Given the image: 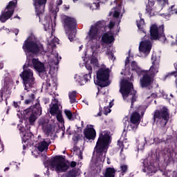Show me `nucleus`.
<instances>
[{
	"label": "nucleus",
	"mask_w": 177,
	"mask_h": 177,
	"mask_svg": "<svg viewBox=\"0 0 177 177\" xmlns=\"http://www.w3.org/2000/svg\"><path fill=\"white\" fill-rule=\"evenodd\" d=\"M111 136L106 131H101L99 133V137L97 140L94 151L96 153V158L98 162L104 161L106 158V153L109 149V146L111 145Z\"/></svg>",
	"instance_id": "nucleus-1"
},
{
	"label": "nucleus",
	"mask_w": 177,
	"mask_h": 177,
	"mask_svg": "<svg viewBox=\"0 0 177 177\" xmlns=\"http://www.w3.org/2000/svg\"><path fill=\"white\" fill-rule=\"evenodd\" d=\"M158 66L160 61L155 58L152 62V66L149 70L144 71L140 75H142L140 79V87L145 89H153V84H154V78L156 74L158 73Z\"/></svg>",
	"instance_id": "nucleus-2"
},
{
	"label": "nucleus",
	"mask_w": 177,
	"mask_h": 177,
	"mask_svg": "<svg viewBox=\"0 0 177 177\" xmlns=\"http://www.w3.org/2000/svg\"><path fill=\"white\" fill-rule=\"evenodd\" d=\"M32 64L30 62V60L26 61V64L23 66V71L20 73V77L23 81V84L25 86V91H30L34 84H35V77H34V72L32 70Z\"/></svg>",
	"instance_id": "nucleus-3"
},
{
	"label": "nucleus",
	"mask_w": 177,
	"mask_h": 177,
	"mask_svg": "<svg viewBox=\"0 0 177 177\" xmlns=\"http://www.w3.org/2000/svg\"><path fill=\"white\" fill-rule=\"evenodd\" d=\"M48 164L51 167L54 168L57 172H66L71 167V168H75L77 167V162L72 161L70 163H66V158L63 156H55L51 158L48 161Z\"/></svg>",
	"instance_id": "nucleus-4"
},
{
	"label": "nucleus",
	"mask_w": 177,
	"mask_h": 177,
	"mask_svg": "<svg viewBox=\"0 0 177 177\" xmlns=\"http://www.w3.org/2000/svg\"><path fill=\"white\" fill-rule=\"evenodd\" d=\"M24 117L25 120H28L30 125H34V122L37 121L38 116L42 114V108L39 102H37L33 106L24 110Z\"/></svg>",
	"instance_id": "nucleus-5"
},
{
	"label": "nucleus",
	"mask_w": 177,
	"mask_h": 177,
	"mask_svg": "<svg viewBox=\"0 0 177 177\" xmlns=\"http://www.w3.org/2000/svg\"><path fill=\"white\" fill-rule=\"evenodd\" d=\"M169 109L167 108V106H162L160 109H156L153 111V125L158 122L160 123V127L164 128L166 127L167 124H168V121H169Z\"/></svg>",
	"instance_id": "nucleus-6"
},
{
	"label": "nucleus",
	"mask_w": 177,
	"mask_h": 177,
	"mask_svg": "<svg viewBox=\"0 0 177 177\" xmlns=\"http://www.w3.org/2000/svg\"><path fill=\"white\" fill-rule=\"evenodd\" d=\"M22 48L26 53L38 55L39 52H44V46H38L37 41L27 39L23 44Z\"/></svg>",
	"instance_id": "nucleus-7"
},
{
	"label": "nucleus",
	"mask_w": 177,
	"mask_h": 177,
	"mask_svg": "<svg viewBox=\"0 0 177 177\" xmlns=\"http://www.w3.org/2000/svg\"><path fill=\"white\" fill-rule=\"evenodd\" d=\"M110 78V69L106 68V66L102 67L97 71V83L100 88L109 86L110 83L106 82Z\"/></svg>",
	"instance_id": "nucleus-8"
},
{
	"label": "nucleus",
	"mask_w": 177,
	"mask_h": 177,
	"mask_svg": "<svg viewBox=\"0 0 177 177\" xmlns=\"http://www.w3.org/2000/svg\"><path fill=\"white\" fill-rule=\"evenodd\" d=\"M13 80L9 77H6L3 80V86L0 90V103L3 102V96L10 97L12 95V87L13 86Z\"/></svg>",
	"instance_id": "nucleus-9"
},
{
	"label": "nucleus",
	"mask_w": 177,
	"mask_h": 177,
	"mask_svg": "<svg viewBox=\"0 0 177 177\" xmlns=\"http://www.w3.org/2000/svg\"><path fill=\"white\" fill-rule=\"evenodd\" d=\"M17 8V0H12L8 3L3 12L0 15V21L1 23H5L13 16L15 9Z\"/></svg>",
	"instance_id": "nucleus-10"
},
{
	"label": "nucleus",
	"mask_w": 177,
	"mask_h": 177,
	"mask_svg": "<svg viewBox=\"0 0 177 177\" xmlns=\"http://www.w3.org/2000/svg\"><path fill=\"white\" fill-rule=\"evenodd\" d=\"M120 92L124 99H127L133 92V84L127 80H122L120 83Z\"/></svg>",
	"instance_id": "nucleus-11"
},
{
	"label": "nucleus",
	"mask_w": 177,
	"mask_h": 177,
	"mask_svg": "<svg viewBox=\"0 0 177 177\" xmlns=\"http://www.w3.org/2000/svg\"><path fill=\"white\" fill-rule=\"evenodd\" d=\"M62 24L66 31H74L77 28V19L74 17L64 15L62 18Z\"/></svg>",
	"instance_id": "nucleus-12"
},
{
	"label": "nucleus",
	"mask_w": 177,
	"mask_h": 177,
	"mask_svg": "<svg viewBox=\"0 0 177 177\" xmlns=\"http://www.w3.org/2000/svg\"><path fill=\"white\" fill-rule=\"evenodd\" d=\"M150 38L151 41H157V39H160L161 37H163L165 38V35H162V32H164V27L162 28V32H160V30L158 29V26H157L156 24H153L150 27Z\"/></svg>",
	"instance_id": "nucleus-13"
},
{
	"label": "nucleus",
	"mask_w": 177,
	"mask_h": 177,
	"mask_svg": "<svg viewBox=\"0 0 177 177\" xmlns=\"http://www.w3.org/2000/svg\"><path fill=\"white\" fill-rule=\"evenodd\" d=\"M130 122L129 127L131 128L132 131H136L140 124V113L136 111L133 112L130 117Z\"/></svg>",
	"instance_id": "nucleus-14"
},
{
	"label": "nucleus",
	"mask_w": 177,
	"mask_h": 177,
	"mask_svg": "<svg viewBox=\"0 0 177 177\" xmlns=\"http://www.w3.org/2000/svg\"><path fill=\"white\" fill-rule=\"evenodd\" d=\"M47 1L48 0H35L36 16L39 17V20L45 12V5H46Z\"/></svg>",
	"instance_id": "nucleus-15"
},
{
	"label": "nucleus",
	"mask_w": 177,
	"mask_h": 177,
	"mask_svg": "<svg viewBox=\"0 0 177 177\" xmlns=\"http://www.w3.org/2000/svg\"><path fill=\"white\" fill-rule=\"evenodd\" d=\"M30 61V64H32V68L34 67L35 70H37L39 74L45 73L46 71V68L44 63L39 62L37 59L32 58V59H28L27 62Z\"/></svg>",
	"instance_id": "nucleus-16"
},
{
	"label": "nucleus",
	"mask_w": 177,
	"mask_h": 177,
	"mask_svg": "<svg viewBox=\"0 0 177 177\" xmlns=\"http://www.w3.org/2000/svg\"><path fill=\"white\" fill-rule=\"evenodd\" d=\"M84 136L87 140H95L96 139V130L94 129L93 125L86 127L84 130Z\"/></svg>",
	"instance_id": "nucleus-17"
},
{
	"label": "nucleus",
	"mask_w": 177,
	"mask_h": 177,
	"mask_svg": "<svg viewBox=\"0 0 177 177\" xmlns=\"http://www.w3.org/2000/svg\"><path fill=\"white\" fill-rule=\"evenodd\" d=\"M139 50L145 55H149L151 50V42L149 40L141 41L139 46Z\"/></svg>",
	"instance_id": "nucleus-18"
},
{
	"label": "nucleus",
	"mask_w": 177,
	"mask_h": 177,
	"mask_svg": "<svg viewBox=\"0 0 177 177\" xmlns=\"http://www.w3.org/2000/svg\"><path fill=\"white\" fill-rule=\"evenodd\" d=\"M100 32L97 30L96 28H94L93 26H91L88 32V37L89 41H95V39H97V37Z\"/></svg>",
	"instance_id": "nucleus-19"
},
{
	"label": "nucleus",
	"mask_w": 177,
	"mask_h": 177,
	"mask_svg": "<svg viewBox=\"0 0 177 177\" xmlns=\"http://www.w3.org/2000/svg\"><path fill=\"white\" fill-rule=\"evenodd\" d=\"M102 41L104 42V44H111L112 42H114V35H109V32H105L103 34L102 37Z\"/></svg>",
	"instance_id": "nucleus-20"
},
{
	"label": "nucleus",
	"mask_w": 177,
	"mask_h": 177,
	"mask_svg": "<svg viewBox=\"0 0 177 177\" xmlns=\"http://www.w3.org/2000/svg\"><path fill=\"white\" fill-rule=\"evenodd\" d=\"M49 145H50V142H48L46 140L44 139L42 141L39 142L37 149L39 151H45V150H48L49 149Z\"/></svg>",
	"instance_id": "nucleus-21"
},
{
	"label": "nucleus",
	"mask_w": 177,
	"mask_h": 177,
	"mask_svg": "<svg viewBox=\"0 0 177 177\" xmlns=\"http://www.w3.org/2000/svg\"><path fill=\"white\" fill-rule=\"evenodd\" d=\"M131 71H136V73H137L139 77H140L142 72L145 71V70H142V68H140V66H138V63L136 61L131 62Z\"/></svg>",
	"instance_id": "nucleus-22"
},
{
	"label": "nucleus",
	"mask_w": 177,
	"mask_h": 177,
	"mask_svg": "<svg viewBox=\"0 0 177 177\" xmlns=\"http://www.w3.org/2000/svg\"><path fill=\"white\" fill-rule=\"evenodd\" d=\"M64 114L70 121H74V120H77V117H78V113L76 112L73 113V112L68 109L64 110Z\"/></svg>",
	"instance_id": "nucleus-23"
},
{
	"label": "nucleus",
	"mask_w": 177,
	"mask_h": 177,
	"mask_svg": "<svg viewBox=\"0 0 177 177\" xmlns=\"http://www.w3.org/2000/svg\"><path fill=\"white\" fill-rule=\"evenodd\" d=\"M155 3L156 2L154 1L148 0V3L146 5V13H147L150 16V17H151V16H153L151 12H153V6H154Z\"/></svg>",
	"instance_id": "nucleus-24"
},
{
	"label": "nucleus",
	"mask_w": 177,
	"mask_h": 177,
	"mask_svg": "<svg viewBox=\"0 0 177 177\" xmlns=\"http://www.w3.org/2000/svg\"><path fill=\"white\" fill-rule=\"evenodd\" d=\"M93 26L100 32V31H104L106 28V22H104V21H100L96 22Z\"/></svg>",
	"instance_id": "nucleus-25"
},
{
	"label": "nucleus",
	"mask_w": 177,
	"mask_h": 177,
	"mask_svg": "<svg viewBox=\"0 0 177 177\" xmlns=\"http://www.w3.org/2000/svg\"><path fill=\"white\" fill-rule=\"evenodd\" d=\"M117 170L114 167H108L106 169L104 174V177H115V173Z\"/></svg>",
	"instance_id": "nucleus-26"
},
{
	"label": "nucleus",
	"mask_w": 177,
	"mask_h": 177,
	"mask_svg": "<svg viewBox=\"0 0 177 177\" xmlns=\"http://www.w3.org/2000/svg\"><path fill=\"white\" fill-rule=\"evenodd\" d=\"M140 20L139 21H137V27L140 31L146 34V31H145V19H142V14L140 15Z\"/></svg>",
	"instance_id": "nucleus-27"
},
{
	"label": "nucleus",
	"mask_w": 177,
	"mask_h": 177,
	"mask_svg": "<svg viewBox=\"0 0 177 177\" xmlns=\"http://www.w3.org/2000/svg\"><path fill=\"white\" fill-rule=\"evenodd\" d=\"M78 175V171H77V169H72L71 170H69L67 173L63 174L62 177H77Z\"/></svg>",
	"instance_id": "nucleus-28"
},
{
	"label": "nucleus",
	"mask_w": 177,
	"mask_h": 177,
	"mask_svg": "<svg viewBox=\"0 0 177 177\" xmlns=\"http://www.w3.org/2000/svg\"><path fill=\"white\" fill-rule=\"evenodd\" d=\"M43 132L45 133L46 135L49 136L51 133H53V127H52V124H48L46 127L42 129Z\"/></svg>",
	"instance_id": "nucleus-29"
},
{
	"label": "nucleus",
	"mask_w": 177,
	"mask_h": 177,
	"mask_svg": "<svg viewBox=\"0 0 177 177\" xmlns=\"http://www.w3.org/2000/svg\"><path fill=\"white\" fill-rule=\"evenodd\" d=\"M57 120L60 124H63V127H62V131H64L66 128H64V118H63V115H62V111H58L57 113Z\"/></svg>",
	"instance_id": "nucleus-30"
},
{
	"label": "nucleus",
	"mask_w": 177,
	"mask_h": 177,
	"mask_svg": "<svg viewBox=\"0 0 177 177\" xmlns=\"http://www.w3.org/2000/svg\"><path fill=\"white\" fill-rule=\"evenodd\" d=\"M34 135L31 132L25 133L22 135V143H26L27 140H30Z\"/></svg>",
	"instance_id": "nucleus-31"
},
{
	"label": "nucleus",
	"mask_w": 177,
	"mask_h": 177,
	"mask_svg": "<svg viewBox=\"0 0 177 177\" xmlns=\"http://www.w3.org/2000/svg\"><path fill=\"white\" fill-rule=\"evenodd\" d=\"M38 122L39 127H41V129H44L49 124V121L45 118H40Z\"/></svg>",
	"instance_id": "nucleus-32"
},
{
	"label": "nucleus",
	"mask_w": 177,
	"mask_h": 177,
	"mask_svg": "<svg viewBox=\"0 0 177 177\" xmlns=\"http://www.w3.org/2000/svg\"><path fill=\"white\" fill-rule=\"evenodd\" d=\"M57 111H59V104H53L50 109V113L51 114V115H55V114H57Z\"/></svg>",
	"instance_id": "nucleus-33"
},
{
	"label": "nucleus",
	"mask_w": 177,
	"mask_h": 177,
	"mask_svg": "<svg viewBox=\"0 0 177 177\" xmlns=\"http://www.w3.org/2000/svg\"><path fill=\"white\" fill-rule=\"evenodd\" d=\"M68 96H69L71 104H73V103H75L76 102L75 97H77V92L73 91L71 93H69Z\"/></svg>",
	"instance_id": "nucleus-34"
},
{
	"label": "nucleus",
	"mask_w": 177,
	"mask_h": 177,
	"mask_svg": "<svg viewBox=\"0 0 177 177\" xmlns=\"http://www.w3.org/2000/svg\"><path fill=\"white\" fill-rule=\"evenodd\" d=\"M34 99H35V95H34L33 93L30 94L29 95V99L25 100V104H30V103H32V102H34Z\"/></svg>",
	"instance_id": "nucleus-35"
},
{
	"label": "nucleus",
	"mask_w": 177,
	"mask_h": 177,
	"mask_svg": "<svg viewBox=\"0 0 177 177\" xmlns=\"http://www.w3.org/2000/svg\"><path fill=\"white\" fill-rule=\"evenodd\" d=\"M120 171H121V175H122V176H124L125 175V173L128 172V165H120Z\"/></svg>",
	"instance_id": "nucleus-36"
},
{
	"label": "nucleus",
	"mask_w": 177,
	"mask_h": 177,
	"mask_svg": "<svg viewBox=\"0 0 177 177\" xmlns=\"http://www.w3.org/2000/svg\"><path fill=\"white\" fill-rule=\"evenodd\" d=\"M91 78H92V74L88 73L83 76L82 81L84 82V84H86L88 81L91 80Z\"/></svg>",
	"instance_id": "nucleus-37"
},
{
	"label": "nucleus",
	"mask_w": 177,
	"mask_h": 177,
	"mask_svg": "<svg viewBox=\"0 0 177 177\" xmlns=\"http://www.w3.org/2000/svg\"><path fill=\"white\" fill-rule=\"evenodd\" d=\"M68 31H70L68 35V38L69 41H71V42H73V41H74V38H75V32H74V30H68Z\"/></svg>",
	"instance_id": "nucleus-38"
},
{
	"label": "nucleus",
	"mask_w": 177,
	"mask_h": 177,
	"mask_svg": "<svg viewBox=\"0 0 177 177\" xmlns=\"http://www.w3.org/2000/svg\"><path fill=\"white\" fill-rule=\"evenodd\" d=\"M90 63L91 64H93V66H97V64H99V61L96 57H92Z\"/></svg>",
	"instance_id": "nucleus-39"
},
{
	"label": "nucleus",
	"mask_w": 177,
	"mask_h": 177,
	"mask_svg": "<svg viewBox=\"0 0 177 177\" xmlns=\"http://www.w3.org/2000/svg\"><path fill=\"white\" fill-rule=\"evenodd\" d=\"M118 146L121 149L120 153H122V151H124V149H125L124 142L121 141V140H118Z\"/></svg>",
	"instance_id": "nucleus-40"
},
{
	"label": "nucleus",
	"mask_w": 177,
	"mask_h": 177,
	"mask_svg": "<svg viewBox=\"0 0 177 177\" xmlns=\"http://www.w3.org/2000/svg\"><path fill=\"white\" fill-rule=\"evenodd\" d=\"M130 95H132L131 102H133V103H135V102H136V91L133 90V92L131 93Z\"/></svg>",
	"instance_id": "nucleus-41"
},
{
	"label": "nucleus",
	"mask_w": 177,
	"mask_h": 177,
	"mask_svg": "<svg viewBox=\"0 0 177 177\" xmlns=\"http://www.w3.org/2000/svg\"><path fill=\"white\" fill-rule=\"evenodd\" d=\"M110 113H111V109H110V108H109V106L104 107V115H107Z\"/></svg>",
	"instance_id": "nucleus-42"
},
{
	"label": "nucleus",
	"mask_w": 177,
	"mask_h": 177,
	"mask_svg": "<svg viewBox=\"0 0 177 177\" xmlns=\"http://www.w3.org/2000/svg\"><path fill=\"white\" fill-rule=\"evenodd\" d=\"M86 70H88V74H92L93 70H92V66H91V64H86Z\"/></svg>",
	"instance_id": "nucleus-43"
},
{
	"label": "nucleus",
	"mask_w": 177,
	"mask_h": 177,
	"mask_svg": "<svg viewBox=\"0 0 177 177\" xmlns=\"http://www.w3.org/2000/svg\"><path fill=\"white\" fill-rule=\"evenodd\" d=\"M174 8H175V6H171L168 10L169 16H171V15H174L175 10H174Z\"/></svg>",
	"instance_id": "nucleus-44"
},
{
	"label": "nucleus",
	"mask_w": 177,
	"mask_h": 177,
	"mask_svg": "<svg viewBox=\"0 0 177 177\" xmlns=\"http://www.w3.org/2000/svg\"><path fill=\"white\" fill-rule=\"evenodd\" d=\"M169 75H174V77H177V71L171 72L168 75H166L165 78H168L169 77Z\"/></svg>",
	"instance_id": "nucleus-45"
},
{
	"label": "nucleus",
	"mask_w": 177,
	"mask_h": 177,
	"mask_svg": "<svg viewBox=\"0 0 177 177\" xmlns=\"http://www.w3.org/2000/svg\"><path fill=\"white\" fill-rule=\"evenodd\" d=\"M78 131H80V132H82V129L84 128V121H81V126L78 127L77 125H76Z\"/></svg>",
	"instance_id": "nucleus-46"
},
{
	"label": "nucleus",
	"mask_w": 177,
	"mask_h": 177,
	"mask_svg": "<svg viewBox=\"0 0 177 177\" xmlns=\"http://www.w3.org/2000/svg\"><path fill=\"white\" fill-rule=\"evenodd\" d=\"M113 17L118 19V17H120V12L115 10L113 12Z\"/></svg>",
	"instance_id": "nucleus-47"
},
{
	"label": "nucleus",
	"mask_w": 177,
	"mask_h": 177,
	"mask_svg": "<svg viewBox=\"0 0 177 177\" xmlns=\"http://www.w3.org/2000/svg\"><path fill=\"white\" fill-rule=\"evenodd\" d=\"M129 55H131V50L129 51V56L126 58L125 66H128V64H129Z\"/></svg>",
	"instance_id": "nucleus-48"
},
{
	"label": "nucleus",
	"mask_w": 177,
	"mask_h": 177,
	"mask_svg": "<svg viewBox=\"0 0 177 177\" xmlns=\"http://www.w3.org/2000/svg\"><path fill=\"white\" fill-rule=\"evenodd\" d=\"M93 6L95 7V10L99 9L100 8V4H99V3H93Z\"/></svg>",
	"instance_id": "nucleus-49"
},
{
	"label": "nucleus",
	"mask_w": 177,
	"mask_h": 177,
	"mask_svg": "<svg viewBox=\"0 0 177 177\" xmlns=\"http://www.w3.org/2000/svg\"><path fill=\"white\" fill-rule=\"evenodd\" d=\"M71 127H69L67 129H66V133L67 135H69V136H71V135H73V133H71V131L70 130L71 129Z\"/></svg>",
	"instance_id": "nucleus-50"
},
{
	"label": "nucleus",
	"mask_w": 177,
	"mask_h": 177,
	"mask_svg": "<svg viewBox=\"0 0 177 177\" xmlns=\"http://www.w3.org/2000/svg\"><path fill=\"white\" fill-rule=\"evenodd\" d=\"M19 131L21 132L22 136L26 133V131H24V127H20Z\"/></svg>",
	"instance_id": "nucleus-51"
},
{
	"label": "nucleus",
	"mask_w": 177,
	"mask_h": 177,
	"mask_svg": "<svg viewBox=\"0 0 177 177\" xmlns=\"http://www.w3.org/2000/svg\"><path fill=\"white\" fill-rule=\"evenodd\" d=\"M114 26H115V24H114V22L111 21V22L109 23V28H113Z\"/></svg>",
	"instance_id": "nucleus-52"
},
{
	"label": "nucleus",
	"mask_w": 177,
	"mask_h": 177,
	"mask_svg": "<svg viewBox=\"0 0 177 177\" xmlns=\"http://www.w3.org/2000/svg\"><path fill=\"white\" fill-rule=\"evenodd\" d=\"M64 10L67 11L68 10L70 9V6L69 5H64Z\"/></svg>",
	"instance_id": "nucleus-53"
},
{
	"label": "nucleus",
	"mask_w": 177,
	"mask_h": 177,
	"mask_svg": "<svg viewBox=\"0 0 177 177\" xmlns=\"http://www.w3.org/2000/svg\"><path fill=\"white\" fill-rule=\"evenodd\" d=\"M63 4V0H59L58 1H57V5L58 6H60V5Z\"/></svg>",
	"instance_id": "nucleus-54"
},
{
	"label": "nucleus",
	"mask_w": 177,
	"mask_h": 177,
	"mask_svg": "<svg viewBox=\"0 0 177 177\" xmlns=\"http://www.w3.org/2000/svg\"><path fill=\"white\" fill-rule=\"evenodd\" d=\"M13 32L15 35H17L19 34V29H14Z\"/></svg>",
	"instance_id": "nucleus-55"
},
{
	"label": "nucleus",
	"mask_w": 177,
	"mask_h": 177,
	"mask_svg": "<svg viewBox=\"0 0 177 177\" xmlns=\"http://www.w3.org/2000/svg\"><path fill=\"white\" fill-rule=\"evenodd\" d=\"M13 104H14V107H15V109H17V107H19V103L14 102Z\"/></svg>",
	"instance_id": "nucleus-56"
},
{
	"label": "nucleus",
	"mask_w": 177,
	"mask_h": 177,
	"mask_svg": "<svg viewBox=\"0 0 177 177\" xmlns=\"http://www.w3.org/2000/svg\"><path fill=\"white\" fill-rule=\"evenodd\" d=\"M163 1V6H165V5H168V0H162Z\"/></svg>",
	"instance_id": "nucleus-57"
},
{
	"label": "nucleus",
	"mask_w": 177,
	"mask_h": 177,
	"mask_svg": "<svg viewBox=\"0 0 177 177\" xmlns=\"http://www.w3.org/2000/svg\"><path fill=\"white\" fill-rule=\"evenodd\" d=\"M97 116L98 117H101L102 116V108H100V112L97 113Z\"/></svg>",
	"instance_id": "nucleus-58"
},
{
	"label": "nucleus",
	"mask_w": 177,
	"mask_h": 177,
	"mask_svg": "<svg viewBox=\"0 0 177 177\" xmlns=\"http://www.w3.org/2000/svg\"><path fill=\"white\" fill-rule=\"evenodd\" d=\"M74 141L76 140V142H78V140H80V136H77L75 137V139L73 140Z\"/></svg>",
	"instance_id": "nucleus-59"
},
{
	"label": "nucleus",
	"mask_w": 177,
	"mask_h": 177,
	"mask_svg": "<svg viewBox=\"0 0 177 177\" xmlns=\"http://www.w3.org/2000/svg\"><path fill=\"white\" fill-rule=\"evenodd\" d=\"M3 68V62H0V70H2Z\"/></svg>",
	"instance_id": "nucleus-60"
},
{
	"label": "nucleus",
	"mask_w": 177,
	"mask_h": 177,
	"mask_svg": "<svg viewBox=\"0 0 177 177\" xmlns=\"http://www.w3.org/2000/svg\"><path fill=\"white\" fill-rule=\"evenodd\" d=\"M6 97V106H8V99H9L10 97H8V95H4Z\"/></svg>",
	"instance_id": "nucleus-61"
},
{
	"label": "nucleus",
	"mask_w": 177,
	"mask_h": 177,
	"mask_svg": "<svg viewBox=\"0 0 177 177\" xmlns=\"http://www.w3.org/2000/svg\"><path fill=\"white\" fill-rule=\"evenodd\" d=\"M173 177H177V171L173 172Z\"/></svg>",
	"instance_id": "nucleus-62"
},
{
	"label": "nucleus",
	"mask_w": 177,
	"mask_h": 177,
	"mask_svg": "<svg viewBox=\"0 0 177 177\" xmlns=\"http://www.w3.org/2000/svg\"><path fill=\"white\" fill-rule=\"evenodd\" d=\"M174 66L176 71H177V63L174 64Z\"/></svg>",
	"instance_id": "nucleus-63"
},
{
	"label": "nucleus",
	"mask_w": 177,
	"mask_h": 177,
	"mask_svg": "<svg viewBox=\"0 0 177 177\" xmlns=\"http://www.w3.org/2000/svg\"><path fill=\"white\" fill-rule=\"evenodd\" d=\"M26 147H27V144L23 145V149L24 150H26Z\"/></svg>",
	"instance_id": "nucleus-64"
}]
</instances>
